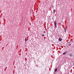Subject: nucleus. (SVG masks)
Instances as JSON below:
<instances>
[{"mask_svg": "<svg viewBox=\"0 0 74 74\" xmlns=\"http://www.w3.org/2000/svg\"><path fill=\"white\" fill-rule=\"evenodd\" d=\"M67 53L66 52H65L64 53H63V55H65V54H66Z\"/></svg>", "mask_w": 74, "mask_h": 74, "instance_id": "obj_4", "label": "nucleus"}, {"mask_svg": "<svg viewBox=\"0 0 74 74\" xmlns=\"http://www.w3.org/2000/svg\"><path fill=\"white\" fill-rule=\"evenodd\" d=\"M66 32V30H65V32Z\"/></svg>", "mask_w": 74, "mask_h": 74, "instance_id": "obj_11", "label": "nucleus"}, {"mask_svg": "<svg viewBox=\"0 0 74 74\" xmlns=\"http://www.w3.org/2000/svg\"><path fill=\"white\" fill-rule=\"evenodd\" d=\"M25 41L26 42V41H27V39L26 38L25 39Z\"/></svg>", "mask_w": 74, "mask_h": 74, "instance_id": "obj_6", "label": "nucleus"}, {"mask_svg": "<svg viewBox=\"0 0 74 74\" xmlns=\"http://www.w3.org/2000/svg\"><path fill=\"white\" fill-rule=\"evenodd\" d=\"M53 13L54 14L55 12V9H54L53 10Z\"/></svg>", "mask_w": 74, "mask_h": 74, "instance_id": "obj_3", "label": "nucleus"}, {"mask_svg": "<svg viewBox=\"0 0 74 74\" xmlns=\"http://www.w3.org/2000/svg\"><path fill=\"white\" fill-rule=\"evenodd\" d=\"M68 45H69V46H70L71 45V44H70Z\"/></svg>", "mask_w": 74, "mask_h": 74, "instance_id": "obj_7", "label": "nucleus"}, {"mask_svg": "<svg viewBox=\"0 0 74 74\" xmlns=\"http://www.w3.org/2000/svg\"><path fill=\"white\" fill-rule=\"evenodd\" d=\"M54 24L55 25V27H56V22H55Z\"/></svg>", "mask_w": 74, "mask_h": 74, "instance_id": "obj_1", "label": "nucleus"}, {"mask_svg": "<svg viewBox=\"0 0 74 74\" xmlns=\"http://www.w3.org/2000/svg\"><path fill=\"white\" fill-rule=\"evenodd\" d=\"M57 71V69H55V72H56V71Z\"/></svg>", "mask_w": 74, "mask_h": 74, "instance_id": "obj_5", "label": "nucleus"}, {"mask_svg": "<svg viewBox=\"0 0 74 74\" xmlns=\"http://www.w3.org/2000/svg\"><path fill=\"white\" fill-rule=\"evenodd\" d=\"M64 29L65 30H66V28H64Z\"/></svg>", "mask_w": 74, "mask_h": 74, "instance_id": "obj_10", "label": "nucleus"}, {"mask_svg": "<svg viewBox=\"0 0 74 74\" xmlns=\"http://www.w3.org/2000/svg\"><path fill=\"white\" fill-rule=\"evenodd\" d=\"M43 33H45V31H44Z\"/></svg>", "mask_w": 74, "mask_h": 74, "instance_id": "obj_8", "label": "nucleus"}, {"mask_svg": "<svg viewBox=\"0 0 74 74\" xmlns=\"http://www.w3.org/2000/svg\"><path fill=\"white\" fill-rule=\"evenodd\" d=\"M52 19L53 20V18H52Z\"/></svg>", "mask_w": 74, "mask_h": 74, "instance_id": "obj_12", "label": "nucleus"}, {"mask_svg": "<svg viewBox=\"0 0 74 74\" xmlns=\"http://www.w3.org/2000/svg\"><path fill=\"white\" fill-rule=\"evenodd\" d=\"M62 40V38H60L59 39V41H61Z\"/></svg>", "mask_w": 74, "mask_h": 74, "instance_id": "obj_2", "label": "nucleus"}, {"mask_svg": "<svg viewBox=\"0 0 74 74\" xmlns=\"http://www.w3.org/2000/svg\"><path fill=\"white\" fill-rule=\"evenodd\" d=\"M73 65H74V63L73 64Z\"/></svg>", "mask_w": 74, "mask_h": 74, "instance_id": "obj_13", "label": "nucleus"}, {"mask_svg": "<svg viewBox=\"0 0 74 74\" xmlns=\"http://www.w3.org/2000/svg\"><path fill=\"white\" fill-rule=\"evenodd\" d=\"M44 36V34H43L42 35V36L43 37V36Z\"/></svg>", "mask_w": 74, "mask_h": 74, "instance_id": "obj_9", "label": "nucleus"}]
</instances>
